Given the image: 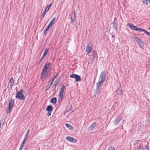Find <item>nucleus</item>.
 Here are the masks:
<instances>
[{
    "label": "nucleus",
    "mask_w": 150,
    "mask_h": 150,
    "mask_svg": "<svg viewBox=\"0 0 150 150\" xmlns=\"http://www.w3.org/2000/svg\"><path fill=\"white\" fill-rule=\"evenodd\" d=\"M23 89H21L20 91H18L16 96V98L19 99L23 100L25 98V97L23 94Z\"/></svg>",
    "instance_id": "obj_1"
},
{
    "label": "nucleus",
    "mask_w": 150,
    "mask_h": 150,
    "mask_svg": "<svg viewBox=\"0 0 150 150\" xmlns=\"http://www.w3.org/2000/svg\"><path fill=\"white\" fill-rule=\"evenodd\" d=\"M70 77L71 78H75V81L76 82L80 81L81 80V79L80 76L75 74H73L70 75Z\"/></svg>",
    "instance_id": "obj_2"
},
{
    "label": "nucleus",
    "mask_w": 150,
    "mask_h": 150,
    "mask_svg": "<svg viewBox=\"0 0 150 150\" xmlns=\"http://www.w3.org/2000/svg\"><path fill=\"white\" fill-rule=\"evenodd\" d=\"M14 104V100L12 99H10L9 101V108L8 110L7 111V113L10 112L12 110Z\"/></svg>",
    "instance_id": "obj_3"
},
{
    "label": "nucleus",
    "mask_w": 150,
    "mask_h": 150,
    "mask_svg": "<svg viewBox=\"0 0 150 150\" xmlns=\"http://www.w3.org/2000/svg\"><path fill=\"white\" fill-rule=\"evenodd\" d=\"M106 78L105 72V71H103L100 74L99 79V81H102L104 82Z\"/></svg>",
    "instance_id": "obj_4"
},
{
    "label": "nucleus",
    "mask_w": 150,
    "mask_h": 150,
    "mask_svg": "<svg viewBox=\"0 0 150 150\" xmlns=\"http://www.w3.org/2000/svg\"><path fill=\"white\" fill-rule=\"evenodd\" d=\"M46 72L43 71L42 72L40 77L41 80L42 81H44L45 79L48 77V75L46 73Z\"/></svg>",
    "instance_id": "obj_5"
},
{
    "label": "nucleus",
    "mask_w": 150,
    "mask_h": 150,
    "mask_svg": "<svg viewBox=\"0 0 150 150\" xmlns=\"http://www.w3.org/2000/svg\"><path fill=\"white\" fill-rule=\"evenodd\" d=\"M52 5V4H50L45 8V10H44L43 12L42 15L41 16V18H43L45 16V13L48 11V10L51 7Z\"/></svg>",
    "instance_id": "obj_6"
},
{
    "label": "nucleus",
    "mask_w": 150,
    "mask_h": 150,
    "mask_svg": "<svg viewBox=\"0 0 150 150\" xmlns=\"http://www.w3.org/2000/svg\"><path fill=\"white\" fill-rule=\"evenodd\" d=\"M48 49H49L48 48H47L45 50L43 55L41 57L40 59V60L38 62L39 64H40L42 62V61L43 60L44 58V57L46 55L48 52Z\"/></svg>",
    "instance_id": "obj_7"
},
{
    "label": "nucleus",
    "mask_w": 150,
    "mask_h": 150,
    "mask_svg": "<svg viewBox=\"0 0 150 150\" xmlns=\"http://www.w3.org/2000/svg\"><path fill=\"white\" fill-rule=\"evenodd\" d=\"M66 139L68 141L71 142L76 143L77 142V140L76 139L70 137H67L66 138Z\"/></svg>",
    "instance_id": "obj_8"
},
{
    "label": "nucleus",
    "mask_w": 150,
    "mask_h": 150,
    "mask_svg": "<svg viewBox=\"0 0 150 150\" xmlns=\"http://www.w3.org/2000/svg\"><path fill=\"white\" fill-rule=\"evenodd\" d=\"M50 63L45 64L44 66V68L42 71L47 72V70L48 69L49 67H50Z\"/></svg>",
    "instance_id": "obj_9"
},
{
    "label": "nucleus",
    "mask_w": 150,
    "mask_h": 150,
    "mask_svg": "<svg viewBox=\"0 0 150 150\" xmlns=\"http://www.w3.org/2000/svg\"><path fill=\"white\" fill-rule=\"evenodd\" d=\"M14 81L13 79V78L12 77L8 82V87L10 86V88H11L14 83Z\"/></svg>",
    "instance_id": "obj_10"
},
{
    "label": "nucleus",
    "mask_w": 150,
    "mask_h": 150,
    "mask_svg": "<svg viewBox=\"0 0 150 150\" xmlns=\"http://www.w3.org/2000/svg\"><path fill=\"white\" fill-rule=\"evenodd\" d=\"M104 82H102V81H99L96 84V91H99L100 89V87L103 84Z\"/></svg>",
    "instance_id": "obj_11"
},
{
    "label": "nucleus",
    "mask_w": 150,
    "mask_h": 150,
    "mask_svg": "<svg viewBox=\"0 0 150 150\" xmlns=\"http://www.w3.org/2000/svg\"><path fill=\"white\" fill-rule=\"evenodd\" d=\"M121 117H117L116 118L114 122V124L115 125H118L119 123V122L121 121Z\"/></svg>",
    "instance_id": "obj_12"
},
{
    "label": "nucleus",
    "mask_w": 150,
    "mask_h": 150,
    "mask_svg": "<svg viewBox=\"0 0 150 150\" xmlns=\"http://www.w3.org/2000/svg\"><path fill=\"white\" fill-rule=\"evenodd\" d=\"M89 43L87 45L86 49V52H87L86 54L88 55L89 54V53H91L92 50L91 47L90 46H89Z\"/></svg>",
    "instance_id": "obj_13"
},
{
    "label": "nucleus",
    "mask_w": 150,
    "mask_h": 150,
    "mask_svg": "<svg viewBox=\"0 0 150 150\" xmlns=\"http://www.w3.org/2000/svg\"><path fill=\"white\" fill-rule=\"evenodd\" d=\"M96 125V122H95L93 123L89 127L88 129L90 131L93 130V129L95 127Z\"/></svg>",
    "instance_id": "obj_14"
},
{
    "label": "nucleus",
    "mask_w": 150,
    "mask_h": 150,
    "mask_svg": "<svg viewBox=\"0 0 150 150\" xmlns=\"http://www.w3.org/2000/svg\"><path fill=\"white\" fill-rule=\"evenodd\" d=\"M122 88L117 89L115 92L116 94L121 95L122 94Z\"/></svg>",
    "instance_id": "obj_15"
},
{
    "label": "nucleus",
    "mask_w": 150,
    "mask_h": 150,
    "mask_svg": "<svg viewBox=\"0 0 150 150\" xmlns=\"http://www.w3.org/2000/svg\"><path fill=\"white\" fill-rule=\"evenodd\" d=\"M128 26H129L130 28L132 30H136V29L137 27L134 26L133 24L131 23H129L127 25Z\"/></svg>",
    "instance_id": "obj_16"
},
{
    "label": "nucleus",
    "mask_w": 150,
    "mask_h": 150,
    "mask_svg": "<svg viewBox=\"0 0 150 150\" xmlns=\"http://www.w3.org/2000/svg\"><path fill=\"white\" fill-rule=\"evenodd\" d=\"M53 110L52 106L51 105H49L47 106L46 108V110L48 112H52Z\"/></svg>",
    "instance_id": "obj_17"
},
{
    "label": "nucleus",
    "mask_w": 150,
    "mask_h": 150,
    "mask_svg": "<svg viewBox=\"0 0 150 150\" xmlns=\"http://www.w3.org/2000/svg\"><path fill=\"white\" fill-rule=\"evenodd\" d=\"M50 102L52 103L53 105H55L57 102L56 98L55 97L52 98Z\"/></svg>",
    "instance_id": "obj_18"
},
{
    "label": "nucleus",
    "mask_w": 150,
    "mask_h": 150,
    "mask_svg": "<svg viewBox=\"0 0 150 150\" xmlns=\"http://www.w3.org/2000/svg\"><path fill=\"white\" fill-rule=\"evenodd\" d=\"M75 12L74 11V16H71V23L72 24L74 23V20L75 18Z\"/></svg>",
    "instance_id": "obj_19"
},
{
    "label": "nucleus",
    "mask_w": 150,
    "mask_h": 150,
    "mask_svg": "<svg viewBox=\"0 0 150 150\" xmlns=\"http://www.w3.org/2000/svg\"><path fill=\"white\" fill-rule=\"evenodd\" d=\"M113 26L115 29H116L117 27V19L115 18L114 20L113 23Z\"/></svg>",
    "instance_id": "obj_20"
},
{
    "label": "nucleus",
    "mask_w": 150,
    "mask_h": 150,
    "mask_svg": "<svg viewBox=\"0 0 150 150\" xmlns=\"http://www.w3.org/2000/svg\"><path fill=\"white\" fill-rule=\"evenodd\" d=\"M63 93H59V102H61L62 100L63 97Z\"/></svg>",
    "instance_id": "obj_21"
},
{
    "label": "nucleus",
    "mask_w": 150,
    "mask_h": 150,
    "mask_svg": "<svg viewBox=\"0 0 150 150\" xmlns=\"http://www.w3.org/2000/svg\"><path fill=\"white\" fill-rule=\"evenodd\" d=\"M65 88V86L64 85H62L61 86V88L60 89V93H63L64 91V89Z\"/></svg>",
    "instance_id": "obj_22"
},
{
    "label": "nucleus",
    "mask_w": 150,
    "mask_h": 150,
    "mask_svg": "<svg viewBox=\"0 0 150 150\" xmlns=\"http://www.w3.org/2000/svg\"><path fill=\"white\" fill-rule=\"evenodd\" d=\"M30 132V130L29 129H28L27 130V132L26 133V134L25 136L24 139H27L28 137V136L29 135V133Z\"/></svg>",
    "instance_id": "obj_23"
},
{
    "label": "nucleus",
    "mask_w": 150,
    "mask_h": 150,
    "mask_svg": "<svg viewBox=\"0 0 150 150\" xmlns=\"http://www.w3.org/2000/svg\"><path fill=\"white\" fill-rule=\"evenodd\" d=\"M97 56V52L96 50H95L93 52V60H94L96 57Z\"/></svg>",
    "instance_id": "obj_24"
},
{
    "label": "nucleus",
    "mask_w": 150,
    "mask_h": 150,
    "mask_svg": "<svg viewBox=\"0 0 150 150\" xmlns=\"http://www.w3.org/2000/svg\"><path fill=\"white\" fill-rule=\"evenodd\" d=\"M51 81V79H50V81H49V82H48L47 85L46 86V87L47 88H48L49 89L50 88L51 86L52 85V82H51L50 83V82Z\"/></svg>",
    "instance_id": "obj_25"
},
{
    "label": "nucleus",
    "mask_w": 150,
    "mask_h": 150,
    "mask_svg": "<svg viewBox=\"0 0 150 150\" xmlns=\"http://www.w3.org/2000/svg\"><path fill=\"white\" fill-rule=\"evenodd\" d=\"M136 29V31H139L141 32H144V29L141 28H138L137 27Z\"/></svg>",
    "instance_id": "obj_26"
},
{
    "label": "nucleus",
    "mask_w": 150,
    "mask_h": 150,
    "mask_svg": "<svg viewBox=\"0 0 150 150\" xmlns=\"http://www.w3.org/2000/svg\"><path fill=\"white\" fill-rule=\"evenodd\" d=\"M65 125L67 127L70 129H72V127L68 124L66 123Z\"/></svg>",
    "instance_id": "obj_27"
},
{
    "label": "nucleus",
    "mask_w": 150,
    "mask_h": 150,
    "mask_svg": "<svg viewBox=\"0 0 150 150\" xmlns=\"http://www.w3.org/2000/svg\"><path fill=\"white\" fill-rule=\"evenodd\" d=\"M58 74L57 73H55L54 74L52 78H54V79H56L58 76Z\"/></svg>",
    "instance_id": "obj_28"
},
{
    "label": "nucleus",
    "mask_w": 150,
    "mask_h": 150,
    "mask_svg": "<svg viewBox=\"0 0 150 150\" xmlns=\"http://www.w3.org/2000/svg\"><path fill=\"white\" fill-rule=\"evenodd\" d=\"M143 3L146 4L147 5L149 3V1L148 0H142Z\"/></svg>",
    "instance_id": "obj_29"
},
{
    "label": "nucleus",
    "mask_w": 150,
    "mask_h": 150,
    "mask_svg": "<svg viewBox=\"0 0 150 150\" xmlns=\"http://www.w3.org/2000/svg\"><path fill=\"white\" fill-rule=\"evenodd\" d=\"M50 28V27L48 26L46 28V30H45V32L44 33V34L45 35H46L47 33L46 32Z\"/></svg>",
    "instance_id": "obj_30"
},
{
    "label": "nucleus",
    "mask_w": 150,
    "mask_h": 150,
    "mask_svg": "<svg viewBox=\"0 0 150 150\" xmlns=\"http://www.w3.org/2000/svg\"><path fill=\"white\" fill-rule=\"evenodd\" d=\"M134 38L135 41L137 43H139V42H140V40H141V39L140 38H139L137 37H135Z\"/></svg>",
    "instance_id": "obj_31"
},
{
    "label": "nucleus",
    "mask_w": 150,
    "mask_h": 150,
    "mask_svg": "<svg viewBox=\"0 0 150 150\" xmlns=\"http://www.w3.org/2000/svg\"><path fill=\"white\" fill-rule=\"evenodd\" d=\"M139 45L141 48H143V47L144 46V43L142 41L140 43H139Z\"/></svg>",
    "instance_id": "obj_32"
},
{
    "label": "nucleus",
    "mask_w": 150,
    "mask_h": 150,
    "mask_svg": "<svg viewBox=\"0 0 150 150\" xmlns=\"http://www.w3.org/2000/svg\"><path fill=\"white\" fill-rule=\"evenodd\" d=\"M56 19V18L55 17L51 21L50 23V24H52V25L53 24L54 22L55 21Z\"/></svg>",
    "instance_id": "obj_33"
},
{
    "label": "nucleus",
    "mask_w": 150,
    "mask_h": 150,
    "mask_svg": "<svg viewBox=\"0 0 150 150\" xmlns=\"http://www.w3.org/2000/svg\"><path fill=\"white\" fill-rule=\"evenodd\" d=\"M146 34L148 36H150V33L147 32V31L146 30H144V31Z\"/></svg>",
    "instance_id": "obj_34"
},
{
    "label": "nucleus",
    "mask_w": 150,
    "mask_h": 150,
    "mask_svg": "<svg viewBox=\"0 0 150 150\" xmlns=\"http://www.w3.org/2000/svg\"><path fill=\"white\" fill-rule=\"evenodd\" d=\"M108 150H115V149L112 146H111L109 148Z\"/></svg>",
    "instance_id": "obj_35"
},
{
    "label": "nucleus",
    "mask_w": 150,
    "mask_h": 150,
    "mask_svg": "<svg viewBox=\"0 0 150 150\" xmlns=\"http://www.w3.org/2000/svg\"><path fill=\"white\" fill-rule=\"evenodd\" d=\"M56 86H55V85H53L52 86V91H54L55 90V88H56Z\"/></svg>",
    "instance_id": "obj_36"
},
{
    "label": "nucleus",
    "mask_w": 150,
    "mask_h": 150,
    "mask_svg": "<svg viewBox=\"0 0 150 150\" xmlns=\"http://www.w3.org/2000/svg\"><path fill=\"white\" fill-rule=\"evenodd\" d=\"M25 144L22 143L21 144L20 148L23 149V148Z\"/></svg>",
    "instance_id": "obj_37"
},
{
    "label": "nucleus",
    "mask_w": 150,
    "mask_h": 150,
    "mask_svg": "<svg viewBox=\"0 0 150 150\" xmlns=\"http://www.w3.org/2000/svg\"><path fill=\"white\" fill-rule=\"evenodd\" d=\"M60 78H58L55 81L59 83L60 82Z\"/></svg>",
    "instance_id": "obj_38"
},
{
    "label": "nucleus",
    "mask_w": 150,
    "mask_h": 150,
    "mask_svg": "<svg viewBox=\"0 0 150 150\" xmlns=\"http://www.w3.org/2000/svg\"><path fill=\"white\" fill-rule=\"evenodd\" d=\"M55 79H54V78H52V77L50 79H51V81L50 82V83H51V82H52V83L54 81V80Z\"/></svg>",
    "instance_id": "obj_39"
},
{
    "label": "nucleus",
    "mask_w": 150,
    "mask_h": 150,
    "mask_svg": "<svg viewBox=\"0 0 150 150\" xmlns=\"http://www.w3.org/2000/svg\"><path fill=\"white\" fill-rule=\"evenodd\" d=\"M58 83H57L55 81L54 83V84H53V85H55V86H57L58 85Z\"/></svg>",
    "instance_id": "obj_40"
},
{
    "label": "nucleus",
    "mask_w": 150,
    "mask_h": 150,
    "mask_svg": "<svg viewBox=\"0 0 150 150\" xmlns=\"http://www.w3.org/2000/svg\"><path fill=\"white\" fill-rule=\"evenodd\" d=\"M26 140H27L26 139H25L24 138V140H23V141L22 143L25 144V142H26Z\"/></svg>",
    "instance_id": "obj_41"
},
{
    "label": "nucleus",
    "mask_w": 150,
    "mask_h": 150,
    "mask_svg": "<svg viewBox=\"0 0 150 150\" xmlns=\"http://www.w3.org/2000/svg\"><path fill=\"white\" fill-rule=\"evenodd\" d=\"M51 112H48L47 115L48 116H49L51 115Z\"/></svg>",
    "instance_id": "obj_42"
},
{
    "label": "nucleus",
    "mask_w": 150,
    "mask_h": 150,
    "mask_svg": "<svg viewBox=\"0 0 150 150\" xmlns=\"http://www.w3.org/2000/svg\"><path fill=\"white\" fill-rule=\"evenodd\" d=\"M48 89V88H47L46 87L45 89V91H47Z\"/></svg>",
    "instance_id": "obj_43"
},
{
    "label": "nucleus",
    "mask_w": 150,
    "mask_h": 150,
    "mask_svg": "<svg viewBox=\"0 0 150 150\" xmlns=\"http://www.w3.org/2000/svg\"><path fill=\"white\" fill-rule=\"evenodd\" d=\"M52 24H50L49 23V24L48 25V26L50 27V28L52 26Z\"/></svg>",
    "instance_id": "obj_44"
},
{
    "label": "nucleus",
    "mask_w": 150,
    "mask_h": 150,
    "mask_svg": "<svg viewBox=\"0 0 150 150\" xmlns=\"http://www.w3.org/2000/svg\"><path fill=\"white\" fill-rule=\"evenodd\" d=\"M93 60V58H92L91 59V64H92L94 62V60Z\"/></svg>",
    "instance_id": "obj_45"
},
{
    "label": "nucleus",
    "mask_w": 150,
    "mask_h": 150,
    "mask_svg": "<svg viewBox=\"0 0 150 150\" xmlns=\"http://www.w3.org/2000/svg\"><path fill=\"white\" fill-rule=\"evenodd\" d=\"M145 148H147V150H148L149 149V147L147 146H146Z\"/></svg>",
    "instance_id": "obj_46"
},
{
    "label": "nucleus",
    "mask_w": 150,
    "mask_h": 150,
    "mask_svg": "<svg viewBox=\"0 0 150 150\" xmlns=\"http://www.w3.org/2000/svg\"><path fill=\"white\" fill-rule=\"evenodd\" d=\"M142 41V40H140V42H139V43H138V44H139V43H140Z\"/></svg>",
    "instance_id": "obj_47"
},
{
    "label": "nucleus",
    "mask_w": 150,
    "mask_h": 150,
    "mask_svg": "<svg viewBox=\"0 0 150 150\" xmlns=\"http://www.w3.org/2000/svg\"><path fill=\"white\" fill-rule=\"evenodd\" d=\"M22 150V149L20 148L18 150Z\"/></svg>",
    "instance_id": "obj_48"
},
{
    "label": "nucleus",
    "mask_w": 150,
    "mask_h": 150,
    "mask_svg": "<svg viewBox=\"0 0 150 150\" xmlns=\"http://www.w3.org/2000/svg\"><path fill=\"white\" fill-rule=\"evenodd\" d=\"M113 37H114V36L113 35H112V38H113Z\"/></svg>",
    "instance_id": "obj_49"
},
{
    "label": "nucleus",
    "mask_w": 150,
    "mask_h": 150,
    "mask_svg": "<svg viewBox=\"0 0 150 150\" xmlns=\"http://www.w3.org/2000/svg\"><path fill=\"white\" fill-rule=\"evenodd\" d=\"M149 3L150 4V0H149Z\"/></svg>",
    "instance_id": "obj_50"
},
{
    "label": "nucleus",
    "mask_w": 150,
    "mask_h": 150,
    "mask_svg": "<svg viewBox=\"0 0 150 150\" xmlns=\"http://www.w3.org/2000/svg\"><path fill=\"white\" fill-rule=\"evenodd\" d=\"M149 29H150V26L149 27Z\"/></svg>",
    "instance_id": "obj_51"
}]
</instances>
